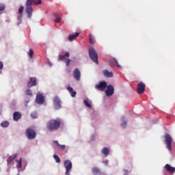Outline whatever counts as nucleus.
<instances>
[{
    "label": "nucleus",
    "instance_id": "f257e3e1",
    "mask_svg": "<svg viewBox=\"0 0 175 175\" xmlns=\"http://www.w3.org/2000/svg\"><path fill=\"white\" fill-rule=\"evenodd\" d=\"M41 5L42 0H27L26 3V13L27 14L28 18H31L32 17V5Z\"/></svg>",
    "mask_w": 175,
    "mask_h": 175
},
{
    "label": "nucleus",
    "instance_id": "f03ea898",
    "mask_svg": "<svg viewBox=\"0 0 175 175\" xmlns=\"http://www.w3.org/2000/svg\"><path fill=\"white\" fill-rule=\"evenodd\" d=\"M61 126V119L51 120L47 122L46 127L49 131H57Z\"/></svg>",
    "mask_w": 175,
    "mask_h": 175
},
{
    "label": "nucleus",
    "instance_id": "7ed1b4c3",
    "mask_svg": "<svg viewBox=\"0 0 175 175\" xmlns=\"http://www.w3.org/2000/svg\"><path fill=\"white\" fill-rule=\"evenodd\" d=\"M89 55L93 62H95V64H99V62H98V53L94 48H90L89 49Z\"/></svg>",
    "mask_w": 175,
    "mask_h": 175
},
{
    "label": "nucleus",
    "instance_id": "20e7f679",
    "mask_svg": "<svg viewBox=\"0 0 175 175\" xmlns=\"http://www.w3.org/2000/svg\"><path fill=\"white\" fill-rule=\"evenodd\" d=\"M25 135L29 140H33L36 137V131L32 128H28L26 130Z\"/></svg>",
    "mask_w": 175,
    "mask_h": 175
},
{
    "label": "nucleus",
    "instance_id": "39448f33",
    "mask_svg": "<svg viewBox=\"0 0 175 175\" xmlns=\"http://www.w3.org/2000/svg\"><path fill=\"white\" fill-rule=\"evenodd\" d=\"M70 55V53H69V52H66L64 55H59L58 56V61H64V59H65L64 62L66 63V66H68L71 61L69 59Z\"/></svg>",
    "mask_w": 175,
    "mask_h": 175
},
{
    "label": "nucleus",
    "instance_id": "423d86ee",
    "mask_svg": "<svg viewBox=\"0 0 175 175\" xmlns=\"http://www.w3.org/2000/svg\"><path fill=\"white\" fill-rule=\"evenodd\" d=\"M172 137L170 135L166 133L165 135V144H166V147L169 151H172Z\"/></svg>",
    "mask_w": 175,
    "mask_h": 175
},
{
    "label": "nucleus",
    "instance_id": "0eeeda50",
    "mask_svg": "<svg viewBox=\"0 0 175 175\" xmlns=\"http://www.w3.org/2000/svg\"><path fill=\"white\" fill-rule=\"evenodd\" d=\"M64 167L66 170L65 175H69V172L72 170V162L70 160H66L64 161Z\"/></svg>",
    "mask_w": 175,
    "mask_h": 175
},
{
    "label": "nucleus",
    "instance_id": "6e6552de",
    "mask_svg": "<svg viewBox=\"0 0 175 175\" xmlns=\"http://www.w3.org/2000/svg\"><path fill=\"white\" fill-rule=\"evenodd\" d=\"M137 91V94H139V95L144 94V91H146V84H144V83L143 82H140L139 83H138Z\"/></svg>",
    "mask_w": 175,
    "mask_h": 175
},
{
    "label": "nucleus",
    "instance_id": "1a4fd4ad",
    "mask_svg": "<svg viewBox=\"0 0 175 175\" xmlns=\"http://www.w3.org/2000/svg\"><path fill=\"white\" fill-rule=\"evenodd\" d=\"M107 87V83L106 81L99 82V84L95 85L96 90H99V91H104Z\"/></svg>",
    "mask_w": 175,
    "mask_h": 175
},
{
    "label": "nucleus",
    "instance_id": "9d476101",
    "mask_svg": "<svg viewBox=\"0 0 175 175\" xmlns=\"http://www.w3.org/2000/svg\"><path fill=\"white\" fill-rule=\"evenodd\" d=\"M53 106L56 110L61 109V100L59 96H55L53 99Z\"/></svg>",
    "mask_w": 175,
    "mask_h": 175
},
{
    "label": "nucleus",
    "instance_id": "9b49d317",
    "mask_svg": "<svg viewBox=\"0 0 175 175\" xmlns=\"http://www.w3.org/2000/svg\"><path fill=\"white\" fill-rule=\"evenodd\" d=\"M73 77L77 81H80L81 79V72L79 68H75L73 71Z\"/></svg>",
    "mask_w": 175,
    "mask_h": 175
},
{
    "label": "nucleus",
    "instance_id": "f8f14e48",
    "mask_svg": "<svg viewBox=\"0 0 175 175\" xmlns=\"http://www.w3.org/2000/svg\"><path fill=\"white\" fill-rule=\"evenodd\" d=\"M38 85V81L36 80V77H30V81L27 83V87L31 88L32 87H36Z\"/></svg>",
    "mask_w": 175,
    "mask_h": 175
},
{
    "label": "nucleus",
    "instance_id": "ddd939ff",
    "mask_svg": "<svg viewBox=\"0 0 175 175\" xmlns=\"http://www.w3.org/2000/svg\"><path fill=\"white\" fill-rule=\"evenodd\" d=\"M105 94L107 96H111L114 94V87L111 85H109L105 90Z\"/></svg>",
    "mask_w": 175,
    "mask_h": 175
},
{
    "label": "nucleus",
    "instance_id": "4468645a",
    "mask_svg": "<svg viewBox=\"0 0 175 175\" xmlns=\"http://www.w3.org/2000/svg\"><path fill=\"white\" fill-rule=\"evenodd\" d=\"M24 12V6L21 5L18 10V13L20 14L18 17V23L17 25H20L21 24V18H23V12Z\"/></svg>",
    "mask_w": 175,
    "mask_h": 175
},
{
    "label": "nucleus",
    "instance_id": "2eb2a0df",
    "mask_svg": "<svg viewBox=\"0 0 175 175\" xmlns=\"http://www.w3.org/2000/svg\"><path fill=\"white\" fill-rule=\"evenodd\" d=\"M36 102L39 105L44 103V96H43L42 94H38L36 96Z\"/></svg>",
    "mask_w": 175,
    "mask_h": 175
},
{
    "label": "nucleus",
    "instance_id": "dca6fc26",
    "mask_svg": "<svg viewBox=\"0 0 175 175\" xmlns=\"http://www.w3.org/2000/svg\"><path fill=\"white\" fill-rule=\"evenodd\" d=\"M165 170H167V172H168V173H171V174L175 173V167H171V165L169 164H166L165 165Z\"/></svg>",
    "mask_w": 175,
    "mask_h": 175
},
{
    "label": "nucleus",
    "instance_id": "f3484780",
    "mask_svg": "<svg viewBox=\"0 0 175 175\" xmlns=\"http://www.w3.org/2000/svg\"><path fill=\"white\" fill-rule=\"evenodd\" d=\"M20 118H21V113H20V112L18 111L14 112L13 114V119L14 120V121H18Z\"/></svg>",
    "mask_w": 175,
    "mask_h": 175
},
{
    "label": "nucleus",
    "instance_id": "a211bd4d",
    "mask_svg": "<svg viewBox=\"0 0 175 175\" xmlns=\"http://www.w3.org/2000/svg\"><path fill=\"white\" fill-rule=\"evenodd\" d=\"M103 75L105 77H107V78L113 77V72H109V70H105L103 71Z\"/></svg>",
    "mask_w": 175,
    "mask_h": 175
},
{
    "label": "nucleus",
    "instance_id": "6ab92c4d",
    "mask_svg": "<svg viewBox=\"0 0 175 175\" xmlns=\"http://www.w3.org/2000/svg\"><path fill=\"white\" fill-rule=\"evenodd\" d=\"M79 35H80L79 33H75L72 35H70L68 36V40H70V42H72V40H73V39H76V38H77Z\"/></svg>",
    "mask_w": 175,
    "mask_h": 175
},
{
    "label": "nucleus",
    "instance_id": "aec40b11",
    "mask_svg": "<svg viewBox=\"0 0 175 175\" xmlns=\"http://www.w3.org/2000/svg\"><path fill=\"white\" fill-rule=\"evenodd\" d=\"M15 158H17V155L14 154V155L10 156V158H8L7 160L8 165H10L13 162V161H14Z\"/></svg>",
    "mask_w": 175,
    "mask_h": 175
},
{
    "label": "nucleus",
    "instance_id": "412c9836",
    "mask_svg": "<svg viewBox=\"0 0 175 175\" xmlns=\"http://www.w3.org/2000/svg\"><path fill=\"white\" fill-rule=\"evenodd\" d=\"M92 173L94 175H100V170L96 167L92 168Z\"/></svg>",
    "mask_w": 175,
    "mask_h": 175
},
{
    "label": "nucleus",
    "instance_id": "4be33fe9",
    "mask_svg": "<svg viewBox=\"0 0 175 175\" xmlns=\"http://www.w3.org/2000/svg\"><path fill=\"white\" fill-rule=\"evenodd\" d=\"M89 42H90V43H91V44H94L96 41H95V38H94V36L90 35Z\"/></svg>",
    "mask_w": 175,
    "mask_h": 175
},
{
    "label": "nucleus",
    "instance_id": "5701e85b",
    "mask_svg": "<svg viewBox=\"0 0 175 175\" xmlns=\"http://www.w3.org/2000/svg\"><path fill=\"white\" fill-rule=\"evenodd\" d=\"M102 152L103 154H104L105 157H107V155H109V149L107 148H104L103 150H102Z\"/></svg>",
    "mask_w": 175,
    "mask_h": 175
},
{
    "label": "nucleus",
    "instance_id": "b1692460",
    "mask_svg": "<svg viewBox=\"0 0 175 175\" xmlns=\"http://www.w3.org/2000/svg\"><path fill=\"white\" fill-rule=\"evenodd\" d=\"M53 158L55 160V162H57V163H61V159H59V157H58V155L54 154Z\"/></svg>",
    "mask_w": 175,
    "mask_h": 175
},
{
    "label": "nucleus",
    "instance_id": "393cba45",
    "mask_svg": "<svg viewBox=\"0 0 175 175\" xmlns=\"http://www.w3.org/2000/svg\"><path fill=\"white\" fill-rule=\"evenodd\" d=\"M83 103L87 107L92 108V106L91 105V103H90V101L88 100H84Z\"/></svg>",
    "mask_w": 175,
    "mask_h": 175
},
{
    "label": "nucleus",
    "instance_id": "a878e982",
    "mask_svg": "<svg viewBox=\"0 0 175 175\" xmlns=\"http://www.w3.org/2000/svg\"><path fill=\"white\" fill-rule=\"evenodd\" d=\"M1 125L3 128H8V126H9V122L4 121L1 124Z\"/></svg>",
    "mask_w": 175,
    "mask_h": 175
},
{
    "label": "nucleus",
    "instance_id": "bb28decb",
    "mask_svg": "<svg viewBox=\"0 0 175 175\" xmlns=\"http://www.w3.org/2000/svg\"><path fill=\"white\" fill-rule=\"evenodd\" d=\"M55 19L54 20V21L55 23H61V18L58 16V14H55Z\"/></svg>",
    "mask_w": 175,
    "mask_h": 175
},
{
    "label": "nucleus",
    "instance_id": "cd10ccee",
    "mask_svg": "<svg viewBox=\"0 0 175 175\" xmlns=\"http://www.w3.org/2000/svg\"><path fill=\"white\" fill-rule=\"evenodd\" d=\"M17 167H20V169H21V167H23V162L21 161V159L17 161Z\"/></svg>",
    "mask_w": 175,
    "mask_h": 175
},
{
    "label": "nucleus",
    "instance_id": "c85d7f7f",
    "mask_svg": "<svg viewBox=\"0 0 175 175\" xmlns=\"http://www.w3.org/2000/svg\"><path fill=\"white\" fill-rule=\"evenodd\" d=\"M28 55L29 58H32L33 57V49H29Z\"/></svg>",
    "mask_w": 175,
    "mask_h": 175
},
{
    "label": "nucleus",
    "instance_id": "c756f323",
    "mask_svg": "<svg viewBox=\"0 0 175 175\" xmlns=\"http://www.w3.org/2000/svg\"><path fill=\"white\" fill-rule=\"evenodd\" d=\"M31 118H38V113L36 112H32L31 113Z\"/></svg>",
    "mask_w": 175,
    "mask_h": 175
},
{
    "label": "nucleus",
    "instance_id": "7c9ffc66",
    "mask_svg": "<svg viewBox=\"0 0 175 175\" xmlns=\"http://www.w3.org/2000/svg\"><path fill=\"white\" fill-rule=\"evenodd\" d=\"M26 95H28V96H32V90H27L25 92Z\"/></svg>",
    "mask_w": 175,
    "mask_h": 175
},
{
    "label": "nucleus",
    "instance_id": "2f4dec72",
    "mask_svg": "<svg viewBox=\"0 0 175 175\" xmlns=\"http://www.w3.org/2000/svg\"><path fill=\"white\" fill-rule=\"evenodd\" d=\"M5 5L3 3H0V12H2V10H5Z\"/></svg>",
    "mask_w": 175,
    "mask_h": 175
},
{
    "label": "nucleus",
    "instance_id": "473e14b6",
    "mask_svg": "<svg viewBox=\"0 0 175 175\" xmlns=\"http://www.w3.org/2000/svg\"><path fill=\"white\" fill-rule=\"evenodd\" d=\"M113 59L114 62L116 63V66H118V68H121V66L118 64V61L117 60V59L113 57Z\"/></svg>",
    "mask_w": 175,
    "mask_h": 175
},
{
    "label": "nucleus",
    "instance_id": "72a5a7b5",
    "mask_svg": "<svg viewBox=\"0 0 175 175\" xmlns=\"http://www.w3.org/2000/svg\"><path fill=\"white\" fill-rule=\"evenodd\" d=\"M121 126H122V128L125 129V128H126V122H125V121L122 122L121 124Z\"/></svg>",
    "mask_w": 175,
    "mask_h": 175
},
{
    "label": "nucleus",
    "instance_id": "f704fd0d",
    "mask_svg": "<svg viewBox=\"0 0 175 175\" xmlns=\"http://www.w3.org/2000/svg\"><path fill=\"white\" fill-rule=\"evenodd\" d=\"M68 91L70 94L71 92H73V88L72 87H68L67 88Z\"/></svg>",
    "mask_w": 175,
    "mask_h": 175
},
{
    "label": "nucleus",
    "instance_id": "c9c22d12",
    "mask_svg": "<svg viewBox=\"0 0 175 175\" xmlns=\"http://www.w3.org/2000/svg\"><path fill=\"white\" fill-rule=\"evenodd\" d=\"M71 94V96H72V98H75L76 96V92L73 91L70 92Z\"/></svg>",
    "mask_w": 175,
    "mask_h": 175
},
{
    "label": "nucleus",
    "instance_id": "e433bc0d",
    "mask_svg": "<svg viewBox=\"0 0 175 175\" xmlns=\"http://www.w3.org/2000/svg\"><path fill=\"white\" fill-rule=\"evenodd\" d=\"M59 147L61 148V150H65L66 146L65 145H59Z\"/></svg>",
    "mask_w": 175,
    "mask_h": 175
},
{
    "label": "nucleus",
    "instance_id": "4c0bfd02",
    "mask_svg": "<svg viewBox=\"0 0 175 175\" xmlns=\"http://www.w3.org/2000/svg\"><path fill=\"white\" fill-rule=\"evenodd\" d=\"M3 69V63L2 62H0V70Z\"/></svg>",
    "mask_w": 175,
    "mask_h": 175
},
{
    "label": "nucleus",
    "instance_id": "58836bf2",
    "mask_svg": "<svg viewBox=\"0 0 175 175\" xmlns=\"http://www.w3.org/2000/svg\"><path fill=\"white\" fill-rule=\"evenodd\" d=\"M54 144H56L58 147L60 145L59 143H58V141H53Z\"/></svg>",
    "mask_w": 175,
    "mask_h": 175
},
{
    "label": "nucleus",
    "instance_id": "ea45409f",
    "mask_svg": "<svg viewBox=\"0 0 175 175\" xmlns=\"http://www.w3.org/2000/svg\"><path fill=\"white\" fill-rule=\"evenodd\" d=\"M103 163L105 164V165H107L109 163V161H103Z\"/></svg>",
    "mask_w": 175,
    "mask_h": 175
}]
</instances>
